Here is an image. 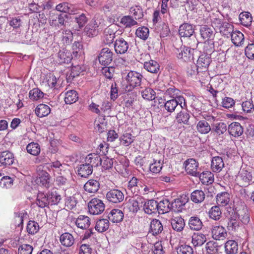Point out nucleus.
Wrapping results in <instances>:
<instances>
[{
  "label": "nucleus",
  "instance_id": "f257e3e1",
  "mask_svg": "<svg viewBox=\"0 0 254 254\" xmlns=\"http://www.w3.org/2000/svg\"><path fill=\"white\" fill-rule=\"evenodd\" d=\"M122 76L123 79L127 83L126 85L124 86L123 84L122 86L125 92L131 91L134 88L140 86L143 78L141 73L134 71L123 72Z\"/></svg>",
  "mask_w": 254,
  "mask_h": 254
},
{
  "label": "nucleus",
  "instance_id": "f03ea898",
  "mask_svg": "<svg viewBox=\"0 0 254 254\" xmlns=\"http://www.w3.org/2000/svg\"><path fill=\"white\" fill-rule=\"evenodd\" d=\"M194 33V27L192 25L185 23L182 24L179 29V34L181 38L186 41L188 45L192 49H195L198 44Z\"/></svg>",
  "mask_w": 254,
  "mask_h": 254
},
{
  "label": "nucleus",
  "instance_id": "7ed1b4c3",
  "mask_svg": "<svg viewBox=\"0 0 254 254\" xmlns=\"http://www.w3.org/2000/svg\"><path fill=\"white\" fill-rule=\"evenodd\" d=\"M65 164H62L59 161L53 162L51 165V169L56 178V183L59 186L65 185L67 183L66 175L69 174V170H66Z\"/></svg>",
  "mask_w": 254,
  "mask_h": 254
},
{
  "label": "nucleus",
  "instance_id": "20e7f679",
  "mask_svg": "<svg viewBox=\"0 0 254 254\" xmlns=\"http://www.w3.org/2000/svg\"><path fill=\"white\" fill-rule=\"evenodd\" d=\"M88 209L89 213L91 214H100L105 210V204L101 199L94 198L88 203Z\"/></svg>",
  "mask_w": 254,
  "mask_h": 254
},
{
  "label": "nucleus",
  "instance_id": "39448f33",
  "mask_svg": "<svg viewBox=\"0 0 254 254\" xmlns=\"http://www.w3.org/2000/svg\"><path fill=\"white\" fill-rule=\"evenodd\" d=\"M113 52L108 48L102 49L98 56L100 64L104 66L110 64L113 60Z\"/></svg>",
  "mask_w": 254,
  "mask_h": 254
},
{
  "label": "nucleus",
  "instance_id": "423d86ee",
  "mask_svg": "<svg viewBox=\"0 0 254 254\" xmlns=\"http://www.w3.org/2000/svg\"><path fill=\"white\" fill-rule=\"evenodd\" d=\"M186 171L188 174L194 177L199 176L198 163L193 158L189 159L184 162Z\"/></svg>",
  "mask_w": 254,
  "mask_h": 254
},
{
  "label": "nucleus",
  "instance_id": "0eeeda50",
  "mask_svg": "<svg viewBox=\"0 0 254 254\" xmlns=\"http://www.w3.org/2000/svg\"><path fill=\"white\" fill-rule=\"evenodd\" d=\"M215 117L208 116L205 117V120L199 121L196 125L197 130L201 134H207L211 129V127L207 121H214Z\"/></svg>",
  "mask_w": 254,
  "mask_h": 254
},
{
  "label": "nucleus",
  "instance_id": "6e6552de",
  "mask_svg": "<svg viewBox=\"0 0 254 254\" xmlns=\"http://www.w3.org/2000/svg\"><path fill=\"white\" fill-rule=\"evenodd\" d=\"M107 199L110 202L118 203L122 202L124 199V193L118 189H113L107 192Z\"/></svg>",
  "mask_w": 254,
  "mask_h": 254
},
{
  "label": "nucleus",
  "instance_id": "1a4fd4ad",
  "mask_svg": "<svg viewBox=\"0 0 254 254\" xmlns=\"http://www.w3.org/2000/svg\"><path fill=\"white\" fill-rule=\"evenodd\" d=\"M116 31V27L114 25H110L104 30L103 41L105 44L110 45L113 43Z\"/></svg>",
  "mask_w": 254,
  "mask_h": 254
},
{
  "label": "nucleus",
  "instance_id": "9d476101",
  "mask_svg": "<svg viewBox=\"0 0 254 254\" xmlns=\"http://www.w3.org/2000/svg\"><path fill=\"white\" fill-rule=\"evenodd\" d=\"M36 182L38 185L48 189L51 186V177L46 171H40L38 172Z\"/></svg>",
  "mask_w": 254,
  "mask_h": 254
},
{
  "label": "nucleus",
  "instance_id": "9b49d317",
  "mask_svg": "<svg viewBox=\"0 0 254 254\" xmlns=\"http://www.w3.org/2000/svg\"><path fill=\"white\" fill-rule=\"evenodd\" d=\"M115 51L117 54H124L127 52L129 45L123 38L116 40L114 44Z\"/></svg>",
  "mask_w": 254,
  "mask_h": 254
},
{
  "label": "nucleus",
  "instance_id": "f8f14e48",
  "mask_svg": "<svg viewBox=\"0 0 254 254\" xmlns=\"http://www.w3.org/2000/svg\"><path fill=\"white\" fill-rule=\"evenodd\" d=\"M56 9L59 11L67 13L69 14H75L78 13V9L75 5L68 2H63L58 4Z\"/></svg>",
  "mask_w": 254,
  "mask_h": 254
},
{
  "label": "nucleus",
  "instance_id": "ddd939ff",
  "mask_svg": "<svg viewBox=\"0 0 254 254\" xmlns=\"http://www.w3.org/2000/svg\"><path fill=\"white\" fill-rule=\"evenodd\" d=\"M13 154L8 151H4L0 153V163L2 166H8L13 164L14 162Z\"/></svg>",
  "mask_w": 254,
  "mask_h": 254
},
{
  "label": "nucleus",
  "instance_id": "4468645a",
  "mask_svg": "<svg viewBox=\"0 0 254 254\" xmlns=\"http://www.w3.org/2000/svg\"><path fill=\"white\" fill-rule=\"evenodd\" d=\"M211 233L213 239L216 240H222L228 235L226 229L222 226H213Z\"/></svg>",
  "mask_w": 254,
  "mask_h": 254
},
{
  "label": "nucleus",
  "instance_id": "2eb2a0df",
  "mask_svg": "<svg viewBox=\"0 0 254 254\" xmlns=\"http://www.w3.org/2000/svg\"><path fill=\"white\" fill-rule=\"evenodd\" d=\"M72 59L70 52L65 49L60 50L57 54V61L60 64H68L70 62Z\"/></svg>",
  "mask_w": 254,
  "mask_h": 254
},
{
  "label": "nucleus",
  "instance_id": "dca6fc26",
  "mask_svg": "<svg viewBox=\"0 0 254 254\" xmlns=\"http://www.w3.org/2000/svg\"><path fill=\"white\" fill-rule=\"evenodd\" d=\"M84 161L92 169L100 166L102 163L101 158L97 154H89L86 157Z\"/></svg>",
  "mask_w": 254,
  "mask_h": 254
},
{
  "label": "nucleus",
  "instance_id": "f3484780",
  "mask_svg": "<svg viewBox=\"0 0 254 254\" xmlns=\"http://www.w3.org/2000/svg\"><path fill=\"white\" fill-rule=\"evenodd\" d=\"M195 49H192L190 46L189 47L184 46L181 48L180 50H178V58L183 60L185 62H187L193 58L192 51Z\"/></svg>",
  "mask_w": 254,
  "mask_h": 254
},
{
  "label": "nucleus",
  "instance_id": "a211bd4d",
  "mask_svg": "<svg viewBox=\"0 0 254 254\" xmlns=\"http://www.w3.org/2000/svg\"><path fill=\"white\" fill-rule=\"evenodd\" d=\"M190 118V115L189 111L186 109H182L176 114L175 120L179 124L189 125Z\"/></svg>",
  "mask_w": 254,
  "mask_h": 254
},
{
  "label": "nucleus",
  "instance_id": "6ab92c4d",
  "mask_svg": "<svg viewBox=\"0 0 254 254\" xmlns=\"http://www.w3.org/2000/svg\"><path fill=\"white\" fill-rule=\"evenodd\" d=\"M187 200L188 199L186 197H183L182 196L175 199L171 203V210L176 212H182Z\"/></svg>",
  "mask_w": 254,
  "mask_h": 254
},
{
  "label": "nucleus",
  "instance_id": "aec40b11",
  "mask_svg": "<svg viewBox=\"0 0 254 254\" xmlns=\"http://www.w3.org/2000/svg\"><path fill=\"white\" fill-rule=\"evenodd\" d=\"M100 187V183L96 180L90 179L84 185V190L89 193H96Z\"/></svg>",
  "mask_w": 254,
  "mask_h": 254
},
{
  "label": "nucleus",
  "instance_id": "412c9836",
  "mask_svg": "<svg viewBox=\"0 0 254 254\" xmlns=\"http://www.w3.org/2000/svg\"><path fill=\"white\" fill-rule=\"evenodd\" d=\"M108 217L113 223H119L123 221L124 214L120 209H113L109 213Z\"/></svg>",
  "mask_w": 254,
  "mask_h": 254
},
{
  "label": "nucleus",
  "instance_id": "4be33fe9",
  "mask_svg": "<svg viewBox=\"0 0 254 254\" xmlns=\"http://www.w3.org/2000/svg\"><path fill=\"white\" fill-rule=\"evenodd\" d=\"M228 130L229 134L234 137H238L243 133V127L238 122H233L228 127Z\"/></svg>",
  "mask_w": 254,
  "mask_h": 254
},
{
  "label": "nucleus",
  "instance_id": "5701e85b",
  "mask_svg": "<svg viewBox=\"0 0 254 254\" xmlns=\"http://www.w3.org/2000/svg\"><path fill=\"white\" fill-rule=\"evenodd\" d=\"M99 23L94 20L86 25L84 29V32L88 37H93L98 34V29H97Z\"/></svg>",
  "mask_w": 254,
  "mask_h": 254
},
{
  "label": "nucleus",
  "instance_id": "b1692460",
  "mask_svg": "<svg viewBox=\"0 0 254 254\" xmlns=\"http://www.w3.org/2000/svg\"><path fill=\"white\" fill-rule=\"evenodd\" d=\"M143 209L145 212L148 214L158 212V202L153 199L149 200L144 203Z\"/></svg>",
  "mask_w": 254,
  "mask_h": 254
},
{
  "label": "nucleus",
  "instance_id": "393cba45",
  "mask_svg": "<svg viewBox=\"0 0 254 254\" xmlns=\"http://www.w3.org/2000/svg\"><path fill=\"white\" fill-rule=\"evenodd\" d=\"M238 179L242 182V185L245 186L252 181L253 176L251 172L242 169L239 172Z\"/></svg>",
  "mask_w": 254,
  "mask_h": 254
},
{
  "label": "nucleus",
  "instance_id": "a878e982",
  "mask_svg": "<svg viewBox=\"0 0 254 254\" xmlns=\"http://www.w3.org/2000/svg\"><path fill=\"white\" fill-rule=\"evenodd\" d=\"M77 168L78 174L83 178L88 177L93 172V169L85 162L78 165Z\"/></svg>",
  "mask_w": 254,
  "mask_h": 254
},
{
  "label": "nucleus",
  "instance_id": "bb28decb",
  "mask_svg": "<svg viewBox=\"0 0 254 254\" xmlns=\"http://www.w3.org/2000/svg\"><path fill=\"white\" fill-rule=\"evenodd\" d=\"M231 41L236 46H241L244 42V35L239 31H235L231 34Z\"/></svg>",
  "mask_w": 254,
  "mask_h": 254
},
{
  "label": "nucleus",
  "instance_id": "cd10ccee",
  "mask_svg": "<svg viewBox=\"0 0 254 254\" xmlns=\"http://www.w3.org/2000/svg\"><path fill=\"white\" fill-rule=\"evenodd\" d=\"M163 225L161 222L157 219H153L150 225L149 232L153 235H156L163 231Z\"/></svg>",
  "mask_w": 254,
  "mask_h": 254
},
{
  "label": "nucleus",
  "instance_id": "c85d7f7f",
  "mask_svg": "<svg viewBox=\"0 0 254 254\" xmlns=\"http://www.w3.org/2000/svg\"><path fill=\"white\" fill-rule=\"evenodd\" d=\"M172 228L178 232L182 231L185 225L184 220L181 217H175L171 220Z\"/></svg>",
  "mask_w": 254,
  "mask_h": 254
},
{
  "label": "nucleus",
  "instance_id": "c756f323",
  "mask_svg": "<svg viewBox=\"0 0 254 254\" xmlns=\"http://www.w3.org/2000/svg\"><path fill=\"white\" fill-rule=\"evenodd\" d=\"M61 244L66 247H70L74 243L75 239L73 236L69 233H64L60 237Z\"/></svg>",
  "mask_w": 254,
  "mask_h": 254
},
{
  "label": "nucleus",
  "instance_id": "7c9ffc66",
  "mask_svg": "<svg viewBox=\"0 0 254 254\" xmlns=\"http://www.w3.org/2000/svg\"><path fill=\"white\" fill-rule=\"evenodd\" d=\"M144 68L148 72L152 73H157L160 70V65L155 61L151 60L144 64Z\"/></svg>",
  "mask_w": 254,
  "mask_h": 254
},
{
  "label": "nucleus",
  "instance_id": "2f4dec72",
  "mask_svg": "<svg viewBox=\"0 0 254 254\" xmlns=\"http://www.w3.org/2000/svg\"><path fill=\"white\" fill-rule=\"evenodd\" d=\"M205 197V193L200 190H196L193 191L190 194V199L195 203L202 202L204 200Z\"/></svg>",
  "mask_w": 254,
  "mask_h": 254
},
{
  "label": "nucleus",
  "instance_id": "473e14b6",
  "mask_svg": "<svg viewBox=\"0 0 254 254\" xmlns=\"http://www.w3.org/2000/svg\"><path fill=\"white\" fill-rule=\"evenodd\" d=\"M198 177L204 185L211 184L214 181V175L209 171H204L202 173L199 172Z\"/></svg>",
  "mask_w": 254,
  "mask_h": 254
},
{
  "label": "nucleus",
  "instance_id": "72a5a7b5",
  "mask_svg": "<svg viewBox=\"0 0 254 254\" xmlns=\"http://www.w3.org/2000/svg\"><path fill=\"white\" fill-rule=\"evenodd\" d=\"M238 251V245L234 240H229L225 244V252L226 254H235Z\"/></svg>",
  "mask_w": 254,
  "mask_h": 254
},
{
  "label": "nucleus",
  "instance_id": "f704fd0d",
  "mask_svg": "<svg viewBox=\"0 0 254 254\" xmlns=\"http://www.w3.org/2000/svg\"><path fill=\"white\" fill-rule=\"evenodd\" d=\"M50 112L51 109L49 106L44 104L38 105L35 110L36 115L39 118L48 116Z\"/></svg>",
  "mask_w": 254,
  "mask_h": 254
},
{
  "label": "nucleus",
  "instance_id": "c9c22d12",
  "mask_svg": "<svg viewBox=\"0 0 254 254\" xmlns=\"http://www.w3.org/2000/svg\"><path fill=\"white\" fill-rule=\"evenodd\" d=\"M200 33L201 37L206 40H209L213 38L214 31L211 27L207 25H202L200 28Z\"/></svg>",
  "mask_w": 254,
  "mask_h": 254
},
{
  "label": "nucleus",
  "instance_id": "e433bc0d",
  "mask_svg": "<svg viewBox=\"0 0 254 254\" xmlns=\"http://www.w3.org/2000/svg\"><path fill=\"white\" fill-rule=\"evenodd\" d=\"M76 225L82 229L88 228L90 225V219L86 216L80 215L76 220Z\"/></svg>",
  "mask_w": 254,
  "mask_h": 254
},
{
  "label": "nucleus",
  "instance_id": "4c0bfd02",
  "mask_svg": "<svg viewBox=\"0 0 254 254\" xmlns=\"http://www.w3.org/2000/svg\"><path fill=\"white\" fill-rule=\"evenodd\" d=\"M206 241V236L201 233L194 234L192 236L191 243L194 247L202 246Z\"/></svg>",
  "mask_w": 254,
  "mask_h": 254
},
{
  "label": "nucleus",
  "instance_id": "58836bf2",
  "mask_svg": "<svg viewBox=\"0 0 254 254\" xmlns=\"http://www.w3.org/2000/svg\"><path fill=\"white\" fill-rule=\"evenodd\" d=\"M189 225L191 230H199L202 227V222L199 217L191 216L189 221Z\"/></svg>",
  "mask_w": 254,
  "mask_h": 254
},
{
  "label": "nucleus",
  "instance_id": "ea45409f",
  "mask_svg": "<svg viewBox=\"0 0 254 254\" xmlns=\"http://www.w3.org/2000/svg\"><path fill=\"white\" fill-rule=\"evenodd\" d=\"M36 203L41 208L48 206L49 204L48 195L43 192H39L37 194Z\"/></svg>",
  "mask_w": 254,
  "mask_h": 254
},
{
  "label": "nucleus",
  "instance_id": "a19ab883",
  "mask_svg": "<svg viewBox=\"0 0 254 254\" xmlns=\"http://www.w3.org/2000/svg\"><path fill=\"white\" fill-rule=\"evenodd\" d=\"M239 20L243 26H250L253 20L252 14L249 12H243L239 15Z\"/></svg>",
  "mask_w": 254,
  "mask_h": 254
},
{
  "label": "nucleus",
  "instance_id": "79ce46f5",
  "mask_svg": "<svg viewBox=\"0 0 254 254\" xmlns=\"http://www.w3.org/2000/svg\"><path fill=\"white\" fill-rule=\"evenodd\" d=\"M224 164L222 158L217 156L213 158L211 161V168L214 172H220L224 167Z\"/></svg>",
  "mask_w": 254,
  "mask_h": 254
},
{
  "label": "nucleus",
  "instance_id": "37998d69",
  "mask_svg": "<svg viewBox=\"0 0 254 254\" xmlns=\"http://www.w3.org/2000/svg\"><path fill=\"white\" fill-rule=\"evenodd\" d=\"M158 205V213L160 214H164L168 212L171 210V203L168 199H163L159 203Z\"/></svg>",
  "mask_w": 254,
  "mask_h": 254
},
{
  "label": "nucleus",
  "instance_id": "c03bdc74",
  "mask_svg": "<svg viewBox=\"0 0 254 254\" xmlns=\"http://www.w3.org/2000/svg\"><path fill=\"white\" fill-rule=\"evenodd\" d=\"M109 227V219H101L97 221L95 228L98 232L102 233L107 230Z\"/></svg>",
  "mask_w": 254,
  "mask_h": 254
},
{
  "label": "nucleus",
  "instance_id": "a18cd8bd",
  "mask_svg": "<svg viewBox=\"0 0 254 254\" xmlns=\"http://www.w3.org/2000/svg\"><path fill=\"white\" fill-rule=\"evenodd\" d=\"M216 199L218 205L225 206L229 202V194L225 191L221 192L217 194Z\"/></svg>",
  "mask_w": 254,
  "mask_h": 254
},
{
  "label": "nucleus",
  "instance_id": "49530a36",
  "mask_svg": "<svg viewBox=\"0 0 254 254\" xmlns=\"http://www.w3.org/2000/svg\"><path fill=\"white\" fill-rule=\"evenodd\" d=\"M78 94L75 90L68 91L65 96L64 101L67 104L75 103L78 99Z\"/></svg>",
  "mask_w": 254,
  "mask_h": 254
},
{
  "label": "nucleus",
  "instance_id": "de8ad7c7",
  "mask_svg": "<svg viewBox=\"0 0 254 254\" xmlns=\"http://www.w3.org/2000/svg\"><path fill=\"white\" fill-rule=\"evenodd\" d=\"M209 216L210 218L215 220H218L221 217L222 212L218 206H213L209 211Z\"/></svg>",
  "mask_w": 254,
  "mask_h": 254
},
{
  "label": "nucleus",
  "instance_id": "09e8293b",
  "mask_svg": "<svg viewBox=\"0 0 254 254\" xmlns=\"http://www.w3.org/2000/svg\"><path fill=\"white\" fill-rule=\"evenodd\" d=\"M43 83L51 88H55L57 83V78L55 75L50 73L46 76L43 81Z\"/></svg>",
  "mask_w": 254,
  "mask_h": 254
},
{
  "label": "nucleus",
  "instance_id": "8fccbe9b",
  "mask_svg": "<svg viewBox=\"0 0 254 254\" xmlns=\"http://www.w3.org/2000/svg\"><path fill=\"white\" fill-rule=\"evenodd\" d=\"M121 23L126 28H130L137 24V22L131 16H123L121 19Z\"/></svg>",
  "mask_w": 254,
  "mask_h": 254
},
{
  "label": "nucleus",
  "instance_id": "3c124183",
  "mask_svg": "<svg viewBox=\"0 0 254 254\" xmlns=\"http://www.w3.org/2000/svg\"><path fill=\"white\" fill-rule=\"evenodd\" d=\"M127 207L130 212L133 213L137 212L139 209L138 201L134 198L129 199L127 203Z\"/></svg>",
  "mask_w": 254,
  "mask_h": 254
},
{
  "label": "nucleus",
  "instance_id": "603ef678",
  "mask_svg": "<svg viewBox=\"0 0 254 254\" xmlns=\"http://www.w3.org/2000/svg\"><path fill=\"white\" fill-rule=\"evenodd\" d=\"M155 91L151 88L147 87L141 91L142 97L147 100H153L156 97Z\"/></svg>",
  "mask_w": 254,
  "mask_h": 254
},
{
  "label": "nucleus",
  "instance_id": "864d4df0",
  "mask_svg": "<svg viewBox=\"0 0 254 254\" xmlns=\"http://www.w3.org/2000/svg\"><path fill=\"white\" fill-rule=\"evenodd\" d=\"M149 34V31L148 28L144 26L138 28L135 32L136 36L143 40H145L148 38Z\"/></svg>",
  "mask_w": 254,
  "mask_h": 254
},
{
  "label": "nucleus",
  "instance_id": "5fc2aeb1",
  "mask_svg": "<svg viewBox=\"0 0 254 254\" xmlns=\"http://www.w3.org/2000/svg\"><path fill=\"white\" fill-rule=\"evenodd\" d=\"M49 204L57 205L61 200V196L56 191H51L48 194Z\"/></svg>",
  "mask_w": 254,
  "mask_h": 254
},
{
  "label": "nucleus",
  "instance_id": "6e6d98bb",
  "mask_svg": "<svg viewBox=\"0 0 254 254\" xmlns=\"http://www.w3.org/2000/svg\"><path fill=\"white\" fill-rule=\"evenodd\" d=\"M27 152L34 156H36L40 152V147L39 144L32 142L28 144L26 147Z\"/></svg>",
  "mask_w": 254,
  "mask_h": 254
},
{
  "label": "nucleus",
  "instance_id": "4d7b16f0",
  "mask_svg": "<svg viewBox=\"0 0 254 254\" xmlns=\"http://www.w3.org/2000/svg\"><path fill=\"white\" fill-rule=\"evenodd\" d=\"M130 12L133 15L136 20L140 19L143 17L142 9L138 5L131 7L130 8Z\"/></svg>",
  "mask_w": 254,
  "mask_h": 254
},
{
  "label": "nucleus",
  "instance_id": "13d9d810",
  "mask_svg": "<svg viewBox=\"0 0 254 254\" xmlns=\"http://www.w3.org/2000/svg\"><path fill=\"white\" fill-rule=\"evenodd\" d=\"M210 60L209 57L206 56H200L197 62V68H204L206 69L210 64Z\"/></svg>",
  "mask_w": 254,
  "mask_h": 254
},
{
  "label": "nucleus",
  "instance_id": "bf43d9fd",
  "mask_svg": "<svg viewBox=\"0 0 254 254\" xmlns=\"http://www.w3.org/2000/svg\"><path fill=\"white\" fill-rule=\"evenodd\" d=\"M227 129L226 124L222 122L214 124L212 128V130H214L218 135L223 134L226 131Z\"/></svg>",
  "mask_w": 254,
  "mask_h": 254
},
{
  "label": "nucleus",
  "instance_id": "052dcab7",
  "mask_svg": "<svg viewBox=\"0 0 254 254\" xmlns=\"http://www.w3.org/2000/svg\"><path fill=\"white\" fill-rule=\"evenodd\" d=\"M39 229V226L38 223L34 221H29L27 225V231L29 234H34Z\"/></svg>",
  "mask_w": 254,
  "mask_h": 254
},
{
  "label": "nucleus",
  "instance_id": "680f3d73",
  "mask_svg": "<svg viewBox=\"0 0 254 254\" xmlns=\"http://www.w3.org/2000/svg\"><path fill=\"white\" fill-rule=\"evenodd\" d=\"M29 96L32 100H38L43 97V93L38 88H34L30 91Z\"/></svg>",
  "mask_w": 254,
  "mask_h": 254
},
{
  "label": "nucleus",
  "instance_id": "e2e57ef3",
  "mask_svg": "<svg viewBox=\"0 0 254 254\" xmlns=\"http://www.w3.org/2000/svg\"><path fill=\"white\" fill-rule=\"evenodd\" d=\"M63 42L66 45L69 44L72 41L73 38V34L72 32L69 30H64L62 31Z\"/></svg>",
  "mask_w": 254,
  "mask_h": 254
},
{
  "label": "nucleus",
  "instance_id": "0e129e2a",
  "mask_svg": "<svg viewBox=\"0 0 254 254\" xmlns=\"http://www.w3.org/2000/svg\"><path fill=\"white\" fill-rule=\"evenodd\" d=\"M163 163L161 160L155 161L153 163L150 164L149 170L153 173H158L162 168Z\"/></svg>",
  "mask_w": 254,
  "mask_h": 254
},
{
  "label": "nucleus",
  "instance_id": "69168bd1",
  "mask_svg": "<svg viewBox=\"0 0 254 254\" xmlns=\"http://www.w3.org/2000/svg\"><path fill=\"white\" fill-rule=\"evenodd\" d=\"M102 163L100 166H102V170H109L112 168L113 165V161L106 156L103 157L101 158Z\"/></svg>",
  "mask_w": 254,
  "mask_h": 254
},
{
  "label": "nucleus",
  "instance_id": "338daca9",
  "mask_svg": "<svg viewBox=\"0 0 254 254\" xmlns=\"http://www.w3.org/2000/svg\"><path fill=\"white\" fill-rule=\"evenodd\" d=\"M205 249L208 254H216L218 251L217 244L212 241L206 243Z\"/></svg>",
  "mask_w": 254,
  "mask_h": 254
},
{
  "label": "nucleus",
  "instance_id": "774afa93",
  "mask_svg": "<svg viewBox=\"0 0 254 254\" xmlns=\"http://www.w3.org/2000/svg\"><path fill=\"white\" fill-rule=\"evenodd\" d=\"M177 253L178 254H193V251L190 246L182 245L178 248Z\"/></svg>",
  "mask_w": 254,
  "mask_h": 254
}]
</instances>
